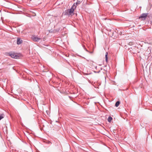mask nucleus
I'll use <instances>...</instances> for the list:
<instances>
[{
	"label": "nucleus",
	"instance_id": "f257e3e1",
	"mask_svg": "<svg viewBox=\"0 0 152 152\" xmlns=\"http://www.w3.org/2000/svg\"><path fill=\"white\" fill-rule=\"evenodd\" d=\"M77 3H74L71 8L69 10V15H72L73 14V12L76 7Z\"/></svg>",
	"mask_w": 152,
	"mask_h": 152
},
{
	"label": "nucleus",
	"instance_id": "f03ea898",
	"mask_svg": "<svg viewBox=\"0 0 152 152\" xmlns=\"http://www.w3.org/2000/svg\"><path fill=\"white\" fill-rule=\"evenodd\" d=\"M8 55L13 58L17 59L19 58V56L17 53L14 52H10L8 53Z\"/></svg>",
	"mask_w": 152,
	"mask_h": 152
},
{
	"label": "nucleus",
	"instance_id": "7ed1b4c3",
	"mask_svg": "<svg viewBox=\"0 0 152 152\" xmlns=\"http://www.w3.org/2000/svg\"><path fill=\"white\" fill-rule=\"evenodd\" d=\"M31 39L34 41L36 42H38L39 40H41V38L38 37L37 36H36L35 35L32 36L31 37Z\"/></svg>",
	"mask_w": 152,
	"mask_h": 152
},
{
	"label": "nucleus",
	"instance_id": "20e7f679",
	"mask_svg": "<svg viewBox=\"0 0 152 152\" xmlns=\"http://www.w3.org/2000/svg\"><path fill=\"white\" fill-rule=\"evenodd\" d=\"M148 15V14L146 13H143L139 17V19H141V20H144L145 19Z\"/></svg>",
	"mask_w": 152,
	"mask_h": 152
},
{
	"label": "nucleus",
	"instance_id": "39448f33",
	"mask_svg": "<svg viewBox=\"0 0 152 152\" xmlns=\"http://www.w3.org/2000/svg\"><path fill=\"white\" fill-rule=\"evenodd\" d=\"M22 42V40L19 38H18L17 40V44L19 45Z\"/></svg>",
	"mask_w": 152,
	"mask_h": 152
},
{
	"label": "nucleus",
	"instance_id": "423d86ee",
	"mask_svg": "<svg viewBox=\"0 0 152 152\" xmlns=\"http://www.w3.org/2000/svg\"><path fill=\"white\" fill-rule=\"evenodd\" d=\"M107 55H108V53L107 52H106L105 54V60L106 62H107Z\"/></svg>",
	"mask_w": 152,
	"mask_h": 152
},
{
	"label": "nucleus",
	"instance_id": "0eeeda50",
	"mask_svg": "<svg viewBox=\"0 0 152 152\" xmlns=\"http://www.w3.org/2000/svg\"><path fill=\"white\" fill-rule=\"evenodd\" d=\"M4 116L3 114H2L1 115H0V120L1 119L3 118H4Z\"/></svg>",
	"mask_w": 152,
	"mask_h": 152
},
{
	"label": "nucleus",
	"instance_id": "6e6552de",
	"mask_svg": "<svg viewBox=\"0 0 152 152\" xmlns=\"http://www.w3.org/2000/svg\"><path fill=\"white\" fill-rule=\"evenodd\" d=\"M120 104V102L119 101H117V102H116V103L115 104V106L116 107H118L119 106Z\"/></svg>",
	"mask_w": 152,
	"mask_h": 152
},
{
	"label": "nucleus",
	"instance_id": "1a4fd4ad",
	"mask_svg": "<svg viewBox=\"0 0 152 152\" xmlns=\"http://www.w3.org/2000/svg\"><path fill=\"white\" fill-rule=\"evenodd\" d=\"M112 119V118L111 117H109L108 119V121L109 122H110Z\"/></svg>",
	"mask_w": 152,
	"mask_h": 152
}]
</instances>
